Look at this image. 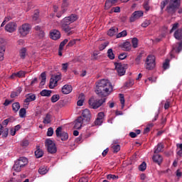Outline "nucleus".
Returning a JSON list of instances; mask_svg holds the SVG:
<instances>
[{
	"label": "nucleus",
	"instance_id": "obj_1",
	"mask_svg": "<svg viewBox=\"0 0 182 182\" xmlns=\"http://www.w3.org/2000/svg\"><path fill=\"white\" fill-rule=\"evenodd\" d=\"M97 95L99 96V97H101L100 100H96L95 99V97H92L90 98L88 103L91 107V109H99L100 106L103 105V103L106 102V97L110 95V92H97Z\"/></svg>",
	"mask_w": 182,
	"mask_h": 182
},
{
	"label": "nucleus",
	"instance_id": "obj_2",
	"mask_svg": "<svg viewBox=\"0 0 182 182\" xmlns=\"http://www.w3.org/2000/svg\"><path fill=\"white\" fill-rule=\"evenodd\" d=\"M95 92H113V85L106 80H101L96 82Z\"/></svg>",
	"mask_w": 182,
	"mask_h": 182
},
{
	"label": "nucleus",
	"instance_id": "obj_3",
	"mask_svg": "<svg viewBox=\"0 0 182 182\" xmlns=\"http://www.w3.org/2000/svg\"><path fill=\"white\" fill-rule=\"evenodd\" d=\"M175 39L180 41L172 46V50L175 53H180L182 50V28H178L173 33Z\"/></svg>",
	"mask_w": 182,
	"mask_h": 182
},
{
	"label": "nucleus",
	"instance_id": "obj_4",
	"mask_svg": "<svg viewBox=\"0 0 182 182\" xmlns=\"http://www.w3.org/2000/svg\"><path fill=\"white\" fill-rule=\"evenodd\" d=\"M181 6V0H171L168 5L166 6V11L169 15H174Z\"/></svg>",
	"mask_w": 182,
	"mask_h": 182
},
{
	"label": "nucleus",
	"instance_id": "obj_5",
	"mask_svg": "<svg viewBox=\"0 0 182 182\" xmlns=\"http://www.w3.org/2000/svg\"><path fill=\"white\" fill-rule=\"evenodd\" d=\"M45 146L47 149L48 153H50V154H55V153L58 151V148H56V144L50 139H47L46 140Z\"/></svg>",
	"mask_w": 182,
	"mask_h": 182
},
{
	"label": "nucleus",
	"instance_id": "obj_6",
	"mask_svg": "<svg viewBox=\"0 0 182 182\" xmlns=\"http://www.w3.org/2000/svg\"><path fill=\"white\" fill-rule=\"evenodd\" d=\"M145 68L147 70H153V68H156V57L154 55H149L147 56L145 62Z\"/></svg>",
	"mask_w": 182,
	"mask_h": 182
},
{
	"label": "nucleus",
	"instance_id": "obj_7",
	"mask_svg": "<svg viewBox=\"0 0 182 182\" xmlns=\"http://www.w3.org/2000/svg\"><path fill=\"white\" fill-rule=\"evenodd\" d=\"M55 135L57 139H60L62 141H66L69 139L68 132L62 131V127H58L55 130Z\"/></svg>",
	"mask_w": 182,
	"mask_h": 182
},
{
	"label": "nucleus",
	"instance_id": "obj_8",
	"mask_svg": "<svg viewBox=\"0 0 182 182\" xmlns=\"http://www.w3.org/2000/svg\"><path fill=\"white\" fill-rule=\"evenodd\" d=\"M31 25L29 23H24L18 28V33L21 36H26L31 32Z\"/></svg>",
	"mask_w": 182,
	"mask_h": 182
},
{
	"label": "nucleus",
	"instance_id": "obj_9",
	"mask_svg": "<svg viewBox=\"0 0 182 182\" xmlns=\"http://www.w3.org/2000/svg\"><path fill=\"white\" fill-rule=\"evenodd\" d=\"M74 123H75L74 129H76L77 130H80L82 126H85L88 124V123H86L85 120L83 119V117L82 116L78 117L74 121Z\"/></svg>",
	"mask_w": 182,
	"mask_h": 182
},
{
	"label": "nucleus",
	"instance_id": "obj_10",
	"mask_svg": "<svg viewBox=\"0 0 182 182\" xmlns=\"http://www.w3.org/2000/svg\"><path fill=\"white\" fill-rule=\"evenodd\" d=\"M77 21V15L71 14L70 16L65 17L61 21V25H70L73 22Z\"/></svg>",
	"mask_w": 182,
	"mask_h": 182
},
{
	"label": "nucleus",
	"instance_id": "obj_11",
	"mask_svg": "<svg viewBox=\"0 0 182 182\" xmlns=\"http://www.w3.org/2000/svg\"><path fill=\"white\" fill-rule=\"evenodd\" d=\"M115 66V69L119 75V76H123L124 75V73H126V68H124V66L122 65V63H114Z\"/></svg>",
	"mask_w": 182,
	"mask_h": 182
},
{
	"label": "nucleus",
	"instance_id": "obj_12",
	"mask_svg": "<svg viewBox=\"0 0 182 182\" xmlns=\"http://www.w3.org/2000/svg\"><path fill=\"white\" fill-rule=\"evenodd\" d=\"M143 15H144V12H143V11H134L129 18V22H134L136 19H140Z\"/></svg>",
	"mask_w": 182,
	"mask_h": 182
},
{
	"label": "nucleus",
	"instance_id": "obj_13",
	"mask_svg": "<svg viewBox=\"0 0 182 182\" xmlns=\"http://www.w3.org/2000/svg\"><path fill=\"white\" fill-rule=\"evenodd\" d=\"M17 27L18 25L15 22H9L5 26V31L9 32V33H12L16 31Z\"/></svg>",
	"mask_w": 182,
	"mask_h": 182
},
{
	"label": "nucleus",
	"instance_id": "obj_14",
	"mask_svg": "<svg viewBox=\"0 0 182 182\" xmlns=\"http://www.w3.org/2000/svg\"><path fill=\"white\" fill-rule=\"evenodd\" d=\"M60 31L56 29H53L50 32V38L53 39V41H58V39H60Z\"/></svg>",
	"mask_w": 182,
	"mask_h": 182
},
{
	"label": "nucleus",
	"instance_id": "obj_15",
	"mask_svg": "<svg viewBox=\"0 0 182 182\" xmlns=\"http://www.w3.org/2000/svg\"><path fill=\"white\" fill-rule=\"evenodd\" d=\"M82 117L84 119L86 122V123H89L90 122V119L92 118V115L90 114V110L88 109H85L82 112Z\"/></svg>",
	"mask_w": 182,
	"mask_h": 182
},
{
	"label": "nucleus",
	"instance_id": "obj_16",
	"mask_svg": "<svg viewBox=\"0 0 182 182\" xmlns=\"http://www.w3.org/2000/svg\"><path fill=\"white\" fill-rule=\"evenodd\" d=\"M26 99L24 100V103H31V102H33L36 100V95L35 94H28L26 95Z\"/></svg>",
	"mask_w": 182,
	"mask_h": 182
},
{
	"label": "nucleus",
	"instance_id": "obj_17",
	"mask_svg": "<svg viewBox=\"0 0 182 182\" xmlns=\"http://www.w3.org/2000/svg\"><path fill=\"white\" fill-rule=\"evenodd\" d=\"M152 160L154 163H156L160 166L161 163H163V156H161L160 154H155L153 156Z\"/></svg>",
	"mask_w": 182,
	"mask_h": 182
},
{
	"label": "nucleus",
	"instance_id": "obj_18",
	"mask_svg": "<svg viewBox=\"0 0 182 182\" xmlns=\"http://www.w3.org/2000/svg\"><path fill=\"white\" fill-rule=\"evenodd\" d=\"M9 133V129L8 128H5L4 129V126L0 124V136L2 134L3 139H6L8 137V134Z\"/></svg>",
	"mask_w": 182,
	"mask_h": 182
},
{
	"label": "nucleus",
	"instance_id": "obj_19",
	"mask_svg": "<svg viewBox=\"0 0 182 182\" xmlns=\"http://www.w3.org/2000/svg\"><path fill=\"white\" fill-rule=\"evenodd\" d=\"M39 79H41L38 86V87L41 89L42 88V86H45V84L46 83V72H43L41 74Z\"/></svg>",
	"mask_w": 182,
	"mask_h": 182
},
{
	"label": "nucleus",
	"instance_id": "obj_20",
	"mask_svg": "<svg viewBox=\"0 0 182 182\" xmlns=\"http://www.w3.org/2000/svg\"><path fill=\"white\" fill-rule=\"evenodd\" d=\"M122 49L126 52H129L132 49V44L129 41H126L121 45Z\"/></svg>",
	"mask_w": 182,
	"mask_h": 182
},
{
	"label": "nucleus",
	"instance_id": "obj_21",
	"mask_svg": "<svg viewBox=\"0 0 182 182\" xmlns=\"http://www.w3.org/2000/svg\"><path fill=\"white\" fill-rule=\"evenodd\" d=\"M61 28L65 33H68V35H72L73 33V31H71L72 28L69 26V25H65V24H61Z\"/></svg>",
	"mask_w": 182,
	"mask_h": 182
},
{
	"label": "nucleus",
	"instance_id": "obj_22",
	"mask_svg": "<svg viewBox=\"0 0 182 182\" xmlns=\"http://www.w3.org/2000/svg\"><path fill=\"white\" fill-rule=\"evenodd\" d=\"M17 161L18 164H20V166H22L23 168L25 167V166L28 165V159L26 157H20L18 159H17Z\"/></svg>",
	"mask_w": 182,
	"mask_h": 182
},
{
	"label": "nucleus",
	"instance_id": "obj_23",
	"mask_svg": "<svg viewBox=\"0 0 182 182\" xmlns=\"http://www.w3.org/2000/svg\"><path fill=\"white\" fill-rule=\"evenodd\" d=\"M163 149H164V145L161 143L158 144L154 149V154H159V153H161V151H163Z\"/></svg>",
	"mask_w": 182,
	"mask_h": 182
},
{
	"label": "nucleus",
	"instance_id": "obj_24",
	"mask_svg": "<svg viewBox=\"0 0 182 182\" xmlns=\"http://www.w3.org/2000/svg\"><path fill=\"white\" fill-rule=\"evenodd\" d=\"M52 115L48 113L46 114V117L43 119V123L44 124H49L52 122Z\"/></svg>",
	"mask_w": 182,
	"mask_h": 182
},
{
	"label": "nucleus",
	"instance_id": "obj_25",
	"mask_svg": "<svg viewBox=\"0 0 182 182\" xmlns=\"http://www.w3.org/2000/svg\"><path fill=\"white\" fill-rule=\"evenodd\" d=\"M22 168H23L22 166H21L19 162L18 161H15V164L13 166V170H14V171L19 172L22 170Z\"/></svg>",
	"mask_w": 182,
	"mask_h": 182
},
{
	"label": "nucleus",
	"instance_id": "obj_26",
	"mask_svg": "<svg viewBox=\"0 0 182 182\" xmlns=\"http://www.w3.org/2000/svg\"><path fill=\"white\" fill-rule=\"evenodd\" d=\"M22 168H23L22 166H21L19 162L18 161H15V164L13 166V170H14V171L19 172L22 170Z\"/></svg>",
	"mask_w": 182,
	"mask_h": 182
},
{
	"label": "nucleus",
	"instance_id": "obj_27",
	"mask_svg": "<svg viewBox=\"0 0 182 182\" xmlns=\"http://www.w3.org/2000/svg\"><path fill=\"white\" fill-rule=\"evenodd\" d=\"M117 31H119V28H117L116 27H112L107 31V36H114V33H117Z\"/></svg>",
	"mask_w": 182,
	"mask_h": 182
},
{
	"label": "nucleus",
	"instance_id": "obj_28",
	"mask_svg": "<svg viewBox=\"0 0 182 182\" xmlns=\"http://www.w3.org/2000/svg\"><path fill=\"white\" fill-rule=\"evenodd\" d=\"M35 156L36 159H41L43 156V151L39 149V146H37V150L35 151Z\"/></svg>",
	"mask_w": 182,
	"mask_h": 182
},
{
	"label": "nucleus",
	"instance_id": "obj_29",
	"mask_svg": "<svg viewBox=\"0 0 182 182\" xmlns=\"http://www.w3.org/2000/svg\"><path fill=\"white\" fill-rule=\"evenodd\" d=\"M12 109L14 113H16L21 109V104L19 102H14L12 104Z\"/></svg>",
	"mask_w": 182,
	"mask_h": 182
},
{
	"label": "nucleus",
	"instance_id": "obj_30",
	"mask_svg": "<svg viewBox=\"0 0 182 182\" xmlns=\"http://www.w3.org/2000/svg\"><path fill=\"white\" fill-rule=\"evenodd\" d=\"M56 81L55 80V78H53V77H52L50 79V83H49V88L50 89H53L54 87H56V86H58V84H55Z\"/></svg>",
	"mask_w": 182,
	"mask_h": 182
},
{
	"label": "nucleus",
	"instance_id": "obj_31",
	"mask_svg": "<svg viewBox=\"0 0 182 182\" xmlns=\"http://www.w3.org/2000/svg\"><path fill=\"white\" fill-rule=\"evenodd\" d=\"M19 55L21 59L26 58V48H23L19 50Z\"/></svg>",
	"mask_w": 182,
	"mask_h": 182
},
{
	"label": "nucleus",
	"instance_id": "obj_32",
	"mask_svg": "<svg viewBox=\"0 0 182 182\" xmlns=\"http://www.w3.org/2000/svg\"><path fill=\"white\" fill-rule=\"evenodd\" d=\"M107 58L110 59L111 60H113L114 59V53H113V49L109 48L107 50Z\"/></svg>",
	"mask_w": 182,
	"mask_h": 182
},
{
	"label": "nucleus",
	"instance_id": "obj_33",
	"mask_svg": "<svg viewBox=\"0 0 182 182\" xmlns=\"http://www.w3.org/2000/svg\"><path fill=\"white\" fill-rule=\"evenodd\" d=\"M65 90L66 92H72L73 90V87L70 85H65L62 87V92H64Z\"/></svg>",
	"mask_w": 182,
	"mask_h": 182
},
{
	"label": "nucleus",
	"instance_id": "obj_34",
	"mask_svg": "<svg viewBox=\"0 0 182 182\" xmlns=\"http://www.w3.org/2000/svg\"><path fill=\"white\" fill-rule=\"evenodd\" d=\"M33 21L36 22V23H39L41 22V18H39V13L36 11L33 16Z\"/></svg>",
	"mask_w": 182,
	"mask_h": 182
},
{
	"label": "nucleus",
	"instance_id": "obj_35",
	"mask_svg": "<svg viewBox=\"0 0 182 182\" xmlns=\"http://www.w3.org/2000/svg\"><path fill=\"white\" fill-rule=\"evenodd\" d=\"M168 68H170V60L166 58L163 64V68L164 70H166V69H168Z\"/></svg>",
	"mask_w": 182,
	"mask_h": 182
},
{
	"label": "nucleus",
	"instance_id": "obj_36",
	"mask_svg": "<svg viewBox=\"0 0 182 182\" xmlns=\"http://www.w3.org/2000/svg\"><path fill=\"white\" fill-rule=\"evenodd\" d=\"M132 44L133 48H137V46H139V39H137V38H132Z\"/></svg>",
	"mask_w": 182,
	"mask_h": 182
},
{
	"label": "nucleus",
	"instance_id": "obj_37",
	"mask_svg": "<svg viewBox=\"0 0 182 182\" xmlns=\"http://www.w3.org/2000/svg\"><path fill=\"white\" fill-rule=\"evenodd\" d=\"M19 116L21 118H23L26 116V109L25 108H21L20 110H19Z\"/></svg>",
	"mask_w": 182,
	"mask_h": 182
},
{
	"label": "nucleus",
	"instance_id": "obj_38",
	"mask_svg": "<svg viewBox=\"0 0 182 182\" xmlns=\"http://www.w3.org/2000/svg\"><path fill=\"white\" fill-rule=\"evenodd\" d=\"M113 5L114 4L112 3L110 0H107L105 1V9H109L110 8H112V6H113Z\"/></svg>",
	"mask_w": 182,
	"mask_h": 182
},
{
	"label": "nucleus",
	"instance_id": "obj_39",
	"mask_svg": "<svg viewBox=\"0 0 182 182\" xmlns=\"http://www.w3.org/2000/svg\"><path fill=\"white\" fill-rule=\"evenodd\" d=\"M59 99H60V96L59 95H53L51 97V102L52 103H56Z\"/></svg>",
	"mask_w": 182,
	"mask_h": 182
},
{
	"label": "nucleus",
	"instance_id": "obj_40",
	"mask_svg": "<svg viewBox=\"0 0 182 182\" xmlns=\"http://www.w3.org/2000/svg\"><path fill=\"white\" fill-rule=\"evenodd\" d=\"M124 36H127V31L124 30L122 32H120L119 33H118L117 35V38H124Z\"/></svg>",
	"mask_w": 182,
	"mask_h": 182
},
{
	"label": "nucleus",
	"instance_id": "obj_41",
	"mask_svg": "<svg viewBox=\"0 0 182 182\" xmlns=\"http://www.w3.org/2000/svg\"><path fill=\"white\" fill-rule=\"evenodd\" d=\"M134 85V80L129 79V81H127L124 86L125 87H132V86H133Z\"/></svg>",
	"mask_w": 182,
	"mask_h": 182
},
{
	"label": "nucleus",
	"instance_id": "obj_42",
	"mask_svg": "<svg viewBox=\"0 0 182 182\" xmlns=\"http://www.w3.org/2000/svg\"><path fill=\"white\" fill-rule=\"evenodd\" d=\"M68 42H69V40H68V38H65L63 40V41H62L60 43V46H59L60 50H63V47L65 46V45H66V43H68Z\"/></svg>",
	"mask_w": 182,
	"mask_h": 182
},
{
	"label": "nucleus",
	"instance_id": "obj_43",
	"mask_svg": "<svg viewBox=\"0 0 182 182\" xmlns=\"http://www.w3.org/2000/svg\"><path fill=\"white\" fill-rule=\"evenodd\" d=\"M179 26H180V24L178 23H173L172 28L169 31V33H173V32H174V31H176V29H178Z\"/></svg>",
	"mask_w": 182,
	"mask_h": 182
},
{
	"label": "nucleus",
	"instance_id": "obj_44",
	"mask_svg": "<svg viewBox=\"0 0 182 182\" xmlns=\"http://www.w3.org/2000/svg\"><path fill=\"white\" fill-rule=\"evenodd\" d=\"M112 149L113 153H119L120 151V145H113Z\"/></svg>",
	"mask_w": 182,
	"mask_h": 182
},
{
	"label": "nucleus",
	"instance_id": "obj_45",
	"mask_svg": "<svg viewBox=\"0 0 182 182\" xmlns=\"http://www.w3.org/2000/svg\"><path fill=\"white\" fill-rule=\"evenodd\" d=\"M146 168H147V164H146V162H142V164L139 166V171H144Z\"/></svg>",
	"mask_w": 182,
	"mask_h": 182
},
{
	"label": "nucleus",
	"instance_id": "obj_46",
	"mask_svg": "<svg viewBox=\"0 0 182 182\" xmlns=\"http://www.w3.org/2000/svg\"><path fill=\"white\" fill-rule=\"evenodd\" d=\"M107 180H118L119 179V176H116V175H113V174H109L107 176Z\"/></svg>",
	"mask_w": 182,
	"mask_h": 182
},
{
	"label": "nucleus",
	"instance_id": "obj_47",
	"mask_svg": "<svg viewBox=\"0 0 182 182\" xmlns=\"http://www.w3.org/2000/svg\"><path fill=\"white\" fill-rule=\"evenodd\" d=\"M141 58H143V53H140L137 55V58L135 59V63L136 65H140V60H141Z\"/></svg>",
	"mask_w": 182,
	"mask_h": 182
},
{
	"label": "nucleus",
	"instance_id": "obj_48",
	"mask_svg": "<svg viewBox=\"0 0 182 182\" xmlns=\"http://www.w3.org/2000/svg\"><path fill=\"white\" fill-rule=\"evenodd\" d=\"M38 173L42 175L46 174V173H48V169H46V167H41L38 169Z\"/></svg>",
	"mask_w": 182,
	"mask_h": 182
},
{
	"label": "nucleus",
	"instance_id": "obj_49",
	"mask_svg": "<svg viewBox=\"0 0 182 182\" xmlns=\"http://www.w3.org/2000/svg\"><path fill=\"white\" fill-rule=\"evenodd\" d=\"M176 147L180 149L179 151H178L177 154L179 157H181L182 155V144H177Z\"/></svg>",
	"mask_w": 182,
	"mask_h": 182
},
{
	"label": "nucleus",
	"instance_id": "obj_50",
	"mask_svg": "<svg viewBox=\"0 0 182 182\" xmlns=\"http://www.w3.org/2000/svg\"><path fill=\"white\" fill-rule=\"evenodd\" d=\"M16 77H25V71H18V73H15Z\"/></svg>",
	"mask_w": 182,
	"mask_h": 182
},
{
	"label": "nucleus",
	"instance_id": "obj_51",
	"mask_svg": "<svg viewBox=\"0 0 182 182\" xmlns=\"http://www.w3.org/2000/svg\"><path fill=\"white\" fill-rule=\"evenodd\" d=\"M109 45V42H105L104 43L101 44L99 46L100 50H105L106 49V47Z\"/></svg>",
	"mask_w": 182,
	"mask_h": 182
},
{
	"label": "nucleus",
	"instance_id": "obj_52",
	"mask_svg": "<svg viewBox=\"0 0 182 182\" xmlns=\"http://www.w3.org/2000/svg\"><path fill=\"white\" fill-rule=\"evenodd\" d=\"M167 4H168V0H164L161 2V11H163V9H164V8H166V5H167Z\"/></svg>",
	"mask_w": 182,
	"mask_h": 182
},
{
	"label": "nucleus",
	"instance_id": "obj_53",
	"mask_svg": "<svg viewBox=\"0 0 182 182\" xmlns=\"http://www.w3.org/2000/svg\"><path fill=\"white\" fill-rule=\"evenodd\" d=\"M47 136L48 137H50L53 136V128L49 127L47 131Z\"/></svg>",
	"mask_w": 182,
	"mask_h": 182
},
{
	"label": "nucleus",
	"instance_id": "obj_54",
	"mask_svg": "<svg viewBox=\"0 0 182 182\" xmlns=\"http://www.w3.org/2000/svg\"><path fill=\"white\" fill-rule=\"evenodd\" d=\"M97 119H99L100 120H102L103 122V120L105 119V112H99L97 114Z\"/></svg>",
	"mask_w": 182,
	"mask_h": 182
},
{
	"label": "nucleus",
	"instance_id": "obj_55",
	"mask_svg": "<svg viewBox=\"0 0 182 182\" xmlns=\"http://www.w3.org/2000/svg\"><path fill=\"white\" fill-rule=\"evenodd\" d=\"M126 58H127V54H126L125 53H121L119 54V55L118 56V58L120 60H124V59H126Z\"/></svg>",
	"mask_w": 182,
	"mask_h": 182
},
{
	"label": "nucleus",
	"instance_id": "obj_56",
	"mask_svg": "<svg viewBox=\"0 0 182 182\" xmlns=\"http://www.w3.org/2000/svg\"><path fill=\"white\" fill-rule=\"evenodd\" d=\"M102 123H103V120L99 119V118H97L95 121V126H102Z\"/></svg>",
	"mask_w": 182,
	"mask_h": 182
},
{
	"label": "nucleus",
	"instance_id": "obj_57",
	"mask_svg": "<svg viewBox=\"0 0 182 182\" xmlns=\"http://www.w3.org/2000/svg\"><path fill=\"white\" fill-rule=\"evenodd\" d=\"M21 146H22V147H28V146H29V141L23 140L21 141Z\"/></svg>",
	"mask_w": 182,
	"mask_h": 182
},
{
	"label": "nucleus",
	"instance_id": "obj_58",
	"mask_svg": "<svg viewBox=\"0 0 182 182\" xmlns=\"http://www.w3.org/2000/svg\"><path fill=\"white\" fill-rule=\"evenodd\" d=\"M150 25V20H146L141 23L142 28H147Z\"/></svg>",
	"mask_w": 182,
	"mask_h": 182
},
{
	"label": "nucleus",
	"instance_id": "obj_59",
	"mask_svg": "<svg viewBox=\"0 0 182 182\" xmlns=\"http://www.w3.org/2000/svg\"><path fill=\"white\" fill-rule=\"evenodd\" d=\"M144 8L146 11H150V6H149V1H144Z\"/></svg>",
	"mask_w": 182,
	"mask_h": 182
},
{
	"label": "nucleus",
	"instance_id": "obj_60",
	"mask_svg": "<svg viewBox=\"0 0 182 182\" xmlns=\"http://www.w3.org/2000/svg\"><path fill=\"white\" fill-rule=\"evenodd\" d=\"M19 92H11V94L10 95V97H11V99H15V97L19 96Z\"/></svg>",
	"mask_w": 182,
	"mask_h": 182
},
{
	"label": "nucleus",
	"instance_id": "obj_61",
	"mask_svg": "<svg viewBox=\"0 0 182 182\" xmlns=\"http://www.w3.org/2000/svg\"><path fill=\"white\" fill-rule=\"evenodd\" d=\"M50 93H52V92H41L40 95L41 96H46L47 97H50Z\"/></svg>",
	"mask_w": 182,
	"mask_h": 182
},
{
	"label": "nucleus",
	"instance_id": "obj_62",
	"mask_svg": "<svg viewBox=\"0 0 182 182\" xmlns=\"http://www.w3.org/2000/svg\"><path fill=\"white\" fill-rule=\"evenodd\" d=\"M119 100L121 104L125 103L126 100H124V95L123 94H119Z\"/></svg>",
	"mask_w": 182,
	"mask_h": 182
},
{
	"label": "nucleus",
	"instance_id": "obj_63",
	"mask_svg": "<svg viewBox=\"0 0 182 182\" xmlns=\"http://www.w3.org/2000/svg\"><path fill=\"white\" fill-rule=\"evenodd\" d=\"M68 66H69V64L68 63H63L62 64L63 70H64L65 72H67Z\"/></svg>",
	"mask_w": 182,
	"mask_h": 182
},
{
	"label": "nucleus",
	"instance_id": "obj_64",
	"mask_svg": "<svg viewBox=\"0 0 182 182\" xmlns=\"http://www.w3.org/2000/svg\"><path fill=\"white\" fill-rule=\"evenodd\" d=\"M53 79L55 81V85H58V81L60 80V79H62V78L60 77V75H56L54 76Z\"/></svg>",
	"mask_w": 182,
	"mask_h": 182
}]
</instances>
